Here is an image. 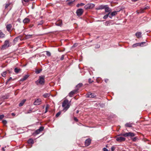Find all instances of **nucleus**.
Masks as SVG:
<instances>
[{
  "label": "nucleus",
  "mask_w": 151,
  "mask_h": 151,
  "mask_svg": "<svg viewBox=\"0 0 151 151\" xmlns=\"http://www.w3.org/2000/svg\"><path fill=\"white\" fill-rule=\"evenodd\" d=\"M45 76H39V79L35 81V83L37 85L39 84L43 85L45 83Z\"/></svg>",
  "instance_id": "nucleus-1"
},
{
  "label": "nucleus",
  "mask_w": 151,
  "mask_h": 151,
  "mask_svg": "<svg viewBox=\"0 0 151 151\" xmlns=\"http://www.w3.org/2000/svg\"><path fill=\"white\" fill-rule=\"evenodd\" d=\"M62 107L64 108L63 110L65 111L70 107V105L68 104V100H65L62 103Z\"/></svg>",
  "instance_id": "nucleus-2"
},
{
  "label": "nucleus",
  "mask_w": 151,
  "mask_h": 151,
  "mask_svg": "<svg viewBox=\"0 0 151 151\" xmlns=\"http://www.w3.org/2000/svg\"><path fill=\"white\" fill-rule=\"evenodd\" d=\"M120 135H122L125 137H133L135 136V134L134 133L131 132H127L125 133H121L120 134Z\"/></svg>",
  "instance_id": "nucleus-3"
},
{
  "label": "nucleus",
  "mask_w": 151,
  "mask_h": 151,
  "mask_svg": "<svg viewBox=\"0 0 151 151\" xmlns=\"http://www.w3.org/2000/svg\"><path fill=\"white\" fill-rule=\"evenodd\" d=\"M95 5L93 4H88L86 5L84 7L86 9H91L94 7Z\"/></svg>",
  "instance_id": "nucleus-4"
},
{
  "label": "nucleus",
  "mask_w": 151,
  "mask_h": 151,
  "mask_svg": "<svg viewBox=\"0 0 151 151\" xmlns=\"http://www.w3.org/2000/svg\"><path fill=\"white\" fill-rule=\"evenodd\" d=\"M78 90V89H75L71 91L69 94V96L70 97H73L74 95L77 94Z\"/></svg>",
  "instance_id": "nucleus-5"
},
{
  "label": "nucleus",
  "mask_w": 151,
  "mask_h": 151,
  "mask_svg": "<svg viewBox=\"0 0 151 151\" xmlns=\"http://www.w3.org/2000/svg\"><path fill=\"white\" fill-rule=\"evenodd\" d=\"M83 11L82 9H79L77 10L76 13L77 16H80L83 14Z\"/></svg>",
  "instance_id": "nucleus-6"
},
{
  "label": "nucleus",
  "mask_w": 151,
  "mask_h": 151,
  "mask_svg": "<svg viewBox=\"0 0 151 151\" xmlns=\"http://www.w3.org/2000/svg\"><path fill=\"white\" fill-rule=\"evenodd\" d=\"M121 136L120 134L119 135L118 137H117L116 140L117 141L119 142L124 141L125 140V138L123 137L120 136Z\"/></svg>",
  "instance_id": "nucleus-7"
},
{
  "label": "nucleus",
  "mask_w": 151,
  "mask_h": 151,
  "mask_svg": "<svg viewBox=\"0 0 151 151\" xmlns=\"http://www.w3.org/2000/svg\"><path fill=\"white\" fill-rule=\"evenodd\" d=\"M86 96V97L90 98H94L96 96V95L94 93H91L90 92H88Z\"/></svg>",
  "instance_id": "nucleus-8"
},
{
  "label": "nucleus",
  "mask_w": 151,
  "mask_h": 151,
  "mask_svg": "<svg viewBox=\"0 0 151 151\" xmlns=\"http://www.w3.org/2000/svg\"><path fill=\"white\" fill-rule=\"evenodd\" d=\"M12 25L11 24H8L6 25V28L8 32L11 33L12 31Z\"/></svg>",
  "instance_id": "nucleus-9"
},
{
  "label": "nucleus",
  "mask_w": 151,
  "mask_h": 151,
  "mask_svg": "<svg viewBox=\"0 0 151 151\" xmlns=\"http://www.w3.org/2000/svg\"><path fill=\"white\" fill-rule=\"evenodd\" d=\"M42 100L41 99L39 98L35 100L34 103V104L35 105H38L41 104Z\"/></svg>",
  "instance_id": "nucleus-10"
},
{
  "label": "nucleus",
  "mask_w": 151,
  "mask_h": 151,
  "mask_svg": "<svg viewBox=\"0 0 151 151\" xmlns=\"http://www.w3.org/2000/svg\"><path fill=\"white\" fill-rule=\"evenodd\" d=\"M149 9V7L147 6H145V7H144V8H142L139 11V12L138 13H143L144 12V11Z\"/></svg>",
  "instance_id": "nucleus-11"
},
{
  "label": "nucleus",
  "mask_w": 151,
  "mask_h": 151,
  "mask_svg": "<svg viewBox=\"0 0 151 151\" xmlns=\"http://www.w3.org/2000/svg\"><path fill=\"white\" fill-rule=\"evenodd\" d=\"M91 140L90 138L86 139L85 142V145L86 146H89L91 143Z\"/></svg>",
  "instance_id": "nucleus-12"
},
{
  "label": "nucleus",
  "mask_w": 151,
  "mask_h": 151,
  "mask_svg": "<svg viewBox=\"0 0 151 151\" xmlns=\"http://www.w3.org/2000/svg\"><path fill=\"white\" fill-rule=\"evenodd\" d=\"M55 24L57 26H61L62 24V20H59L56 22Z\"/></svg>",
  "instance_id": "nucleus-13"
},
{
  "label": "nucleus",
  "mask_w": 151,
  "mask_h": 151,
  "mask_svg": "<svg viewBox=\"0 0 151 151\" xmlns=\"http://www.w3.org/2000/svg\"><path fill=\"white\" fill-rule=\"evenodd\" d=\"M117 12L114 11L111 12L110 14L109 15V17L111 18H112V17L114 16H115L117 14Z\"/></svg>",
  "instance_id": "nucleus-14"
},
{
  "label": "nucleus",
  "mask_w": 151,
  "mask_h": 151,
  "mask_svg": "<svg viewBox=\"0 0 151 151\" xmlns=\"http://www.w3.org/2000/svg\"><path fill=\"white\" fill-rule=\"evenodd\" d=\"M135 36L138 38H140L142 37V33L140 32H137L135 33Z\"/></svg>",
  "instance_id": "nucleus-15"
},
{
  "label": "nucleus",
  "mask_w": 151,
  "mask_h": 151,
  "mask_svg": "<svg viewBox=\"0 0 151 151\" xmlns=\"http://www.w3.org/2000/svg\"><path fill=\"white\" fill-rule=\"evenodd\" d=\"M30 22V19L29 18H25L23 21V22L24 24H27L28 23Z\"/></svg>",
  "instance_id": "nucleus-16"
},
{
  "label": "nucleus",
  "mask_w": 151,
  "mask_h": 151,
  "mask_svg": "<svg viewBox=\"0 0 151 151\" xmlns=\"http://www.w3.org/2000/svg\"><path fill=\"white\" fill-rule=\"evenodd\" d=\"M112 21L111 20H109L108 21H107L105 23H104V24L105 25L107 26L109 25H110V24H112Z\"/></svg>",
  "instance_id": "nucleus-17"
},
{
  "label": "nucleus",
  "mask_w": 151,
  "mask_h": 151,
  "mask_svg": "<svg viewBox=\"0 0 151 151\" xmlns=\"http://www.w3.org/2000/svg\"><path fill=\"white\" fill-rule=\"evenodd\" d=\"M29 76V75H26L24 76L23 78H22L20 79V81H23L26 80Z\"/></svg>",
  "instance_id": "nucleus-18"
},
{
  "label": "nucleus",
  "mask_w": 151,
  "mask_h": 151,
  "mask_svg": "<svg viewBox=\"0 0 151 151\" xmlns=\"http://www.w3.org/2000/svg\"><path fill=\"white\" fill-rule=\"evenodd\" d=\"M133 124V123H127L125 124V126L127 127H132V124Z\"/></svg>",
  "instance_id": "nucleus-19"
},
{
  "label": "nucleus",
  "mask_w": 151,
  "mask_h": 151,
  "mask_svg": "<svg viewBox=\"0 0 151 151\" xmlns=\"http://www.w3.org/2000/svg\"><path fill=\"white\" fill-rule=\"evenodd\" d=\"M4 44L5 45L8 47L10 46L9 41V40H6L4 42Z\"/></svg>",
  "instance_id": "nucleus-20"
},
{
  "label": "nucleus",
  "mask_w": 151,
  "mask_h": 151,
  "mask_svg": "<svg viewBox=\"0 0 151 151\" xmlns=\"http://www.w3.org/2000/svg\"><path fill=\"white\" fill-rule=\"evenodd\" d=\"M21 69L20 68H14V72L16 73H18L19 72L21 71Z\"/></svg>",
  "instance_id": "nucleus-21"
},
{
  "label": "nucleus",
  "mask_w": 151,
  "mask_h": 151,
  "mask_svg": "<svg viewBox=\"0 0 151 151\" xmlns=\"http://www.w3.org/2000/svg\"><path fill=\"white\" fill-rule=\"evenodd\" d=\"M28 143L29 144H32L34 143V141L32 139H30L28 140Z\"/></svg>",
  "instance_id": "nucleus-22"
},
{
  "label": "nucleus",
  "mask_w": 151,
  "mask_h": 151,
  "mask_svg": "<svg viewBox=\"0 0 151 151\" xmlns=\"http://www.w3.org/2000/svg\"><path fill=\"white\" fill-rule=\"evenodd\" d=\"M26 99H23L22 101H21V102L19 104V106H22L25 102L26 101Z\"/></svg>",
  "instance_id": "nucleus-23"
},
{
  "label": "nucleus",
  "mask_w": 151,
  "mask_h": 151,
  "mask_svg": "<svg viewBox=\"0 0 151 151\" xmlns=\"http://www.w3.org/2000/svg\"><path fill=\"white\" fill-rule=\"evenodd\" d=\"M14 79H12V77H10L7 80L6 83V84H7L9 83V82L11 81H14Z\"/></svg>",
  "instance_id": "nucleus-24"
},
{
  "label": "nucleus",
  "mask_w": 151,
  "mask_h": 151,
  "mask_svg": "<svg viewBox=\"0 0 151 151\" xmlns=\"http://www.w3.org/2000/svg\"><path fill=\"white\" fill-rule=\"evenodd\" d=\"M102 80L101 79V78L99 77L97 78L96 79V81L98 83H101L102 82Z\"/></svg>",
  "instance_id": "nucleus-25"
},
{
  "label": "nucleus",
  "mask_w": 151,
  "mask_h": 151,
  "mask_svg": "<svg viewBox=\"0 0 151 151\" xmlns=\"http://www.w3.org/2000/svg\"><path fill=\"white\" fill-rule=\"evenodd\" d=\"M105 11L106 12H109L110 13V12L111 11V9L109 7H106L105 8Z\"/></svg>",
  "instance_id": "nucleus-26"
},
{
  "label": "nucleus",
  "mask_w": 151,
  "mask_h": 151,
  "mask_svg": "<svg viewBox=\"0 0 151 151\" xmlns=\"http://www.w3.org/2000/svg\"><path fill=\"white\" fill-rule=\"evenodd\" d=\"M50 96V94L48 93H45L44 94L43 96L45 98H47L49 97Z\"/></svg>",
  "instance_id": "nucleus-27"
},
{
  "label": "nucleus",
  "mask_w": 151,
  "mask_h": 151,
  "mask_svg": "<svg viewBox=\"0 0 151 151\" xmlns=\"http://www.w3.org/2000/svg\"><path fill=\"white\" fill-rule=\"evenodd\" d=\"M11 4V3L10 2H8L7 3H6L5 6V9H6Z\"/></svg>",
  "instance_id": "nucleus-28"
},
{
  "label": "nucleus",
  "mask_w": 151,
  "mask_h": 151,
  "mask_svg": "<svg viewBox=\"0 0 151 151\" xmlns=\"http://www.w3.org/2000/svg\"><path fill=\"white\" fill-rule=\"evenodd\" d=\"M7 47H8L4 44L3 45H2V46L1 50H4L5 49H6Z\"/></svg>",
  "instance_id": "nucleus-29"
},
{
  "label": "nucleus",
  "mask_w": 151,
  "mask_h": 151,
  "mask_svg": "<svg viewBox=\"0 0 151 151\" xmlns=\"http://www.w3.org/2000/svg\"><path fill=\"white\" fill-rule=\"evenodd\" d=\"M21 37L20 36H18L16 37L13 40V42H17L19 39H20Z\"/></svg>",
  "instance_id": "nucleus-30"
},
{
  "label": "nucleus",
  "mask_w": 151,
  "mask_h": 151,
  "mask_svg": "<svg viewBox=\"0 0 151 151\" xmlns=\"http://www.w3.org/2000/svg\"><path fill=\"white\" fill-rule=\"evenodd\" d=\"M105 8V6L101 5L97 9L98 10L102 9H104Z\"/></svg>",
  "instance_id": "nucleus-31"
},
{
  "label": "nucleus",
  "mask_w": 151,
  "mask_h": 151,
  "mask_svg": "<svg viewBox=\"0 0 151 151\" xmlns=\"http://www.w3.org/2000/svg\"><path fill=\"white\" fill-rule=\"evenodd\" d=\"M5 37V35L2 32H0V38H3Z\"/></svg>",
  "instance_id": "nucleus-32"
},
{
  "label": "nucleus",
  "mask_w": 151,
  "mask_h": 151,
  "mask_svg": "<svg viewBox=\"0 0 151 151\" xmlns=\"http://www.w3.org/2000/svg\"><path fill=\"white\" fill-rule=\"evenodd\" d=\"M7 73V71H4L2 73H1V76L4 77H5L6 76V74Z\"/></svg>",
  "instance_id": "nucleus-33"
},
{
  "label": "nucleus",
  "mask_w": 151,
  "mask_h": 151,
  "mask_svg": "<svg viewBox=\"0 0 151 151\" xmlns=\"http://www.w3.org/2000/svg\"><path fill=\"white\" fill-rule=\"evenodd\" d=\"M110 14V12L109 13L107 14H106L103 17V18L104 19H106L109 16V15Z\"/></svg>",
  "instance_id": "nucleus-34"
},
{
  "label": "nucleus",
  "mask_w": 151,
  "mask_h": 151,
  "mask_svg": "<svg viewBox=\"0 0 151 151\" xmlns=\"http://www.w3.org/2000/svg\"><path fill=\"white\" fill-rule=\"evenodd\" d=\"M49 108V106L48 104H47L46 105V107H45V113H47V111L48 109Z\"/></svg>",
  "instance_id": "nucleus-35"
},
{
  "label": "nucleus",
  "mask_w": 151,
  "mask_h": 151,
  "mask_svg": "<svg viewBox=\"0 0 151 151\" xmlns=\"http://www.w3.org/2000/svg\"><path fill=\"white\" fill-rule=\"evenodd\" d=\"M42 71V70L41 69H37L35 71V73L37 74H39L40 73L41 71Z\"/></svg>",
  "instance_id": "nucleus-36"
},
{
  "label": "nucleus",
  "mask_w": 151,
  "mask_h": 151,
  "mask_svg": "<svg viewBox=\"0 0 151 151\" xmlns=\"http://www.w3.org/2000/svg\"><path fill=\"white\" fill-rule=\"evenodd\" d=\"M139 43V46H143V45L145 44H146V43L144 42H142Z\"/></svg>",
  "instance_id": "nucleus-37"
},
{
  "label": "nucleus",
  "mask_w": 151,
  "mask_h": 151,
  "mask_svg": "<svg viewBox=\"0 0 151 151\" xmlns=\"http://www.w3.org/2000/svg\"><path fill=\"white\" fill-rule=\"evenodd\" d=\"M139 43H137L136 44H134L132 45V47H136L137 46H139Z\"/></svg>",
  "instance_id": "nucleus-38"
},
{
  "label": "nucleus",
  "mask_w": 151,
  "mask_h": 151,
  "mask_svg": "<svg viewBox=\"0 0 151 151\" xmlns=\"http://www.w3.org/2000/svg\"><path fill=\"white\" fill-rule=\"evenodd\" d=\"M132 139L133 141L135 142L138 139V138L137 137H136L133 138Z\"/></svg>",
  "instance_id": "nucleus-39"
},
{
  "label": "nucleus",
  "mask_w": 151,
  "mask_h": 151,
  "mask_svg": "<svg viewBox=\"0 0 151 151\" xmlns=\"http://www.w3.org/2000/svg\"><path fill=\"white\" fill-rule=\"evenodd\" d=\"M44 129V127H43L41 126L40 127L39 129H38V130H39L40 132L42 131Z\"/></svg>",
  "instance_id": "nucleus-40"
},
{
  "label": "nucleus",
  "mask_w": 151,
  "mask_h": 151,
  "mask_svg": "<svg viewBox=\"0 0 151 151\" xmlns=\"http://www.w3.org/2000/svg\"><path fill=\"white\" fill-rule=\"evenodd\" d=\"M83 86L82 83H79L77 85L76 87L78 88H79Z\"/></svg>",
  "instance_id": "nucleus-41"
},
{
  "label": "nucleus",
  "mask_w": 151,
  "mask_h": 151,
  "mask_svg": "<svg viewBox=\"0 0 151 151\" xmlns=\"http://www.w3.org/2000/svg\"><path fill=\"white\" fill-rule=\"evenodd\" d=\"M46 55H47L48 56H50L51 53L49 52L48 51H46Z\"/></svg>",
  "instance_id": "nucleus-42"
},
{
  "label": "nucleus",
  "mask_w": 151,
  "mask_h": 151,
  "mask_svg": "<svg viewBox=\"0 0 151 151\" xmlns=\"http://www.w3.org/2000/svg\"><path fill=\"white\" fill-rule=\"evenodd\" d=\"M61 112L60 111H59L58 112L56 115V117H58L61 114Z\"/></svg>",
  "instance_id": "nucleus-43"
},
{
  "label": "nucleus",
  "mask_w": 151,
  "mask_h": 151,
  "mask_svg": "<svg viewBox=\"0 0 151 151\" xmlns=\"http://www.w3.org/2000/svg\"><path fill=\"white\" fill-rule=\"evenodd\" d=\"M76 1V0H74L73 1H70V2H68V4L69 5H71V4H72L73 2H74V1Z\"/></svg>",
  "instance_id": "nucleus-44"
},
{
  "label": "nucleus",
  "mask_w": 151,
  "mask_h": 151,
  "mask_svg": "<svg viewBox=\"0 0 151 151\" xmlns=\"http://www.w3.org/2000/svg\"><path fill=\"white\" fill-rule=\"evenodd\" d=\"M40 131L39 130H38V129L36 130L35 132V133L36 134H38L40 133Z\"/></svg>",
  "instance_id": "nucleus-45"
},
{
  "label": "nucleus",
  "mask_w": 151,
  "mask_h": 151,
  "mask_svg": "<svg viewBox=\"0 0 151 151\" xmlns=\"http://www.w3.org/2000/svg\"><path fill=\"white\" fill-rule=\"evenodd\" d=\"M115 147H114V146H112L111 147V151H114V150H115Z\"/></svg>",
  "instance_id": "nucleus-46"
},
{
  "label": "nucleus",
  "mask_w": 151,
  "mask_h": 151,
  "mask_svg": "<svg viewBox=\"0 0 151 151\" xmlns=\"http://www.w3.org/2000/svg\"><path fill=\"white\" fill-rule=\"evenodd\" d=\"M64 56L65 55H62L60 58V60H63L64 59Z\"/></svg>",
  "instance_id": "nucleus-47"
},
{
  "label": "nucleus",
  "mask_w": 151,
  "mask_h": 151,
  "mask_svg": "<svg viewBox=\"0 0 151 151\" xmlns=\"http://www.w3.org/2000/svg\"><path fill=\"white\" fill-rule=\"evenodd\" d=\"M4 114L0 115V119H2L4 117Z\"/></svg>",
  "instance_id": "nucleus-48"
},
{
  "label": "nucleus",
  "mask_w": 151,
  "mask_h": 151,
  "mask_svg": "<svg viewBox=\"0 0 151 151\" xmlns=\"http://www.w3.org/2000/svg\"><path fill=\"white\" fill-rule=\"evenodd\" d=\"M104 80L106 83H107L109 81V79L107 78L105 79H104Z\"/></svg>",
  "instance_id": "nucleus-49"
},
{
  "label": "nucleus",
  "mask_w": 151,
  "mask_h": 151,
  "mask_svg": "<svg viewBox=\"0 0 151 151\" xmlns=\"http://www.w3.org/2000/svg\"><path fill=\"white\" fill-rule=\"evenodd\" d=\"M100 106L102 107H104L105 106V104L103 103H101V104L100 103Z\"/></svg>",
  "instance_id": "nucleus-50"
},
{
  "label": "nucleus",
  "mask_w": 151,
  "mask_h": 151,
  "mask_svg": "<svg viewBox=\"0 0 151 151\" xmlns=\"http://www.w3.org/2000/svg\"><path fill=\"white\" fill-rule=\"evenodd\" d=\"M2 123L4 124H6L7 123V122L6 120H3L2 121Z\"/></svg>",
  "instance_id": "nucleus-51"
},
{
  "label": "nucleus",
  "mask_w": 151,
  "mask_h": 151,
  "mask_svg": "<svg viewBox=\"0 0 151 151\" xmlns=\"http://www.w3.org/2000/svg\"><path fill=\"white\" fill-rule=\"evenodd\" d=\"M93 82V81L92 80L91 78H89L88 79V82L91 83H92Z\"/></svg>",
  "instance_id": "nucleus-52"
},
{
  "label": "nucleus",
  "mask_w": 151,
  "mask_h": 151,
  "mask_svg": "<svg viewBox=\"0 0 151 151\" xmlns=\"http://www.w3.org/2000/svg\"><path fill=\"white\" fill-rule=\"evenodd\" d=\"M32 35H27L26 36V37L27 38H30L31 37Z\"/></svg>",
  "instance_id": "nucleus-53"
},
{
  "label": "nucleus",
  "mask_w": 151,
  "mask_h": 151,
  "mask_svg": "<svg viewBox=\"0 0 151 151\" xmlns=\"http://www.w3.org/2000/svg\"><path fill=\"white\" fill-rule=\"evenodd\" d=\"M74 120L76 122H78V119L76 117H74Z\"/></svg>",
  "instance_id": "nucleus-54"
},
{
  "label": "nucleus",
  "mask_w": 151,
  "mask_h": 151,
  "mask_svg": "<svg viewBox=\"0 0 151 151\" xmlns=\"http://www.w3.org/2000/svg\"><path fill=\"white\" fill-rule=\"evenodd\" d=\"M43 23V21H40L39 23L38 24V25H41Z\"/></svg>",
  "instance_id": "nucleus-55"
},
{
  "label": "nucleus",
  "mask_w": 151,
  "mask_h": 151,
  "mask_svg": "<svg viewBox=\"0 0 151 151\" xmlns=\"http://www.w3.org/2000/svg\"><path fill=\"white\" fill-rule=\"evenodd\" d=\"M103 151H109L107 149L104 147L103 148Z\"/></svg>",
  "instance_id": "nucleus-56"
},
{
  "label": "nucleus",
  "mask_w": 151,
  "mask_h": 151,
  "mask_svg": "<svg viewBox=\"0 0 151 151\" xmlns=\"http://www.w3.org/2000/svg\"><path fill=\"white\" fill-rule=\"evenodd\" d=\"M100 46L99 45H97L95 46V47L96 48H99L100 47Z\"/></svg>",
  "instance_id": "nucleus-57"
},
{
  "label": "nucleus",
  "mask_w": 151,
  "mask_h": 151,
  "mask_svg": "<svg viewBox=\"0 0 151 151\" xmlns=\"http://www.w3.org/2000/svg\"><path fill=\"white\" fill-rule=\"evenodd\" d=\"M25 2H28L30 1L29 0H23Z\"/></svg>",
  "instance_id": "nucleus-58"
},
{
  "label": "nucleus",
  "mask_w": 151,
  "mask_h": 151,
  "mask_svg": "<svg viewBox=\"0 0 151 151\" xmlns=\"http://www.w3.org/2000/svg\"><path fill=\"white\" fill-rule=\"evenodd\" d=\"M84 5L85 4L83 3H81L80 4V5L81 6H84Z\"/></svg>",
  "instance_id": "nucleus-59"
},
{
  "label": "nucleus",
  "mask_w": 151,
  "mask_h": 151,
  "mask_svg": "<svg viewBox=\"0 0 151 151\" xmlns=\"http://www.w3.org/2000/svg\"><path fill=\"white\" fill-rule=\"evenodd\" d=\"M33 24H31V25H29V27H30V28H31L32 27V26H33Z\"/></svg>",
  "instance_id": "nucleus-60"
},
{
  "label": "nucleus",
  "mask_w": 151,
  "mask_h": 151,
  "mask_svg": "<svg viewBox=\"0 0 151 151\" xmlns=\"http://www.w3.org/2000/svg\"><path fill=\"white\" fill-rule=\"evenodd\" d=\"M12 116H15V114H14V113H12Z\"/></svg>",
  "instance_id": "nucleus-61"
},
{
  "label": "nucleus",
  "mask_w": 151,
  "mask_h": 151,
  "mask_svg": "<svg viewBox=\"0 0 151 151\" xmlns=\"http://www.w3.org/2000/svg\"><path fill=\"white\" fill-rule=\"evenodd\" d=\"M79 6H80V4H78L76 6L77 7H78Z\"/></svg>",
  "instance_id": "nucleus-62"
},
{
  "label": "nucleus",
  "mask_w": 151,
  "mask_h": 151,
  "mask_svg": "<svg viewBox=\"0 0 151 151\" xmlns=\"http://www.w3.org/2000/svg\"><path fill=\"white\" fill-rule=\"evenodd\" d=\"M2 150L3 151H5V150L4 148V147L2 148Z\"/></svg>",
  "instance_id": "nucleus-63"
},
{
  "label": "nucleus",
  "mask_w": 151,
  "mask_h": 151,
  "mask_svg": "<svg viewBox=\"0 0 151 151\" xmlns=\"http://www.w3.org/2000/svg\"><path fill=\"white\" fill-rule=\"evenodd\" d=\"M106 147L108 148V147H109V145H106Z\"/></svg>",
  "instance_id": "nucleus-64"
}]
</instances>
